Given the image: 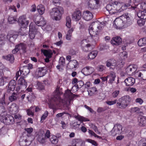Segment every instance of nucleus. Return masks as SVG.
Returning a JSON list of instances; mask_svg holds the SVG:
<instances>
[{
    "label": "nucleus",
    "instance_id": "obj_1",
    "mask_svg": "<svg viewBox=\"0 0 146 146\" xmlns=\"http://www.w3.org/2000/svg\"><path fill=\"white\" fill-rule=\"evenodd\" d=\"M123 7V6H122L120 2L115 1L112 2L111 3L107 5L106 7L107 10L109 11V13L113 14L121 12V9H122Z\"/></svg>",
    "mask_w": 146,
    "mask_h": 146
},
{
    "label": "nucleus",
    "instance_id": "obj_2",
    "mask_svg": "<svg viewBox=\"0 0 146 146\" xmlns=\"http://www.w3.org/2000/svg\"><path fill=\"white\" fill-rule=\"evenodd\" d=\"M131 99L129 96H125L121 97L117 100L116 106L119 108H125L130 102Z\"/></svg>",
    "mask_w": 146,
    "mask_h": 146
},
{
    "label": "nucleus",
    "instance_id": "obj_3",
    "mask_svg": "<svg viewBox=\"0 0 146 146\" xmlns=\"http://www.w3.org/2000/svg\"><path fill=\"white\" fill-rule=\"evenodd\" d=\"M97 24V22H95L94 24L90 26L89 27V32L90 36H95L97 35L98 32L102 29L103 26L101 25L98 26Z\"/></svg>",
    "mask_w": 146,
    "mask_h": 146
},
{
    "label": "nucleus",
    "instance_id": "obj_4",
    "mask_svg": "<svg viewBox=\"0 0 146 146\" xmlns=\"http://www.w3.org/2000/svg\"><path fill=\"white\" fill-rule=\"evenodd\" d=\"M33 21L36 25L38 26L43 27L46 24V21L40 15L35 16Z\"/></svg>",
    "mask_w": 146,
    "mask_h": 146
},
{
    "label": "nucleus",
    "instance_id": "obj_5",
    "mask_svg": "<svg viewBox=\"0 0 146 146\" xmlns=\"http://www.w3.org/2000/svg\"><path fill=\"white\" fill-rule=\"evenodd\" d=\"M19 76V71H17L16 73L15 76L14 78L15 80H11L9 82L7 92L10 93L11 91H13L15 88L16 82L15 80H17L18 77Z\"/></svg>",
    "mask_w": 146,
    "mask_h": 146
},
{
    "label": "nucleus",
    "instance_id": "obj_6",
    "mask_svg": "<svg viewBox=\"0 0 146 146\" xmlns=\"http://www.w3.org/2000/svg\"><path fill=\"white\" fill-rule=\"evenodd\" d=\"M59 85L57 86L55 90V104L58 106L61 105L62 102V100L60 97V95L62 94L61 92V89L59 87Z\"/></svg>",
    "mask_w": 146,
    "mask_h": 146
},
{
    "label": "nucleus",
    "instance_id": "obj_7",
    "mask_svg": "<svg viewBox=\"0 0 146 146\" xmlns=\"http://www.w3.org/2000/svg\"><path fill=\"white\" fill-rule=\"evenodd\" d=\"M26 48V45L23 43H21L15 46V48L12 50V52L13 54H16L21 50L23 52H25Z\"/></svg>",
    "mask_w": 146,
    "mask_h": 146
},
{
    "label": "nucleus",
    "instance_id": "obj_8",
    "mask_svg": "<svg viewBox=\"0 0 146 146\" xmlns=\"http://www.w3.org/2000/svg\"><path fill=\"white\" fill-rule=\"evenodd\" d=\"M14 119L12 116L10 115H7L2 117L1 119V121L5 125H9L13 124Z\"/></svg>",
    "mask_w": 146,
    "mask_h": 146
},
{
    "label": "nucleus",
    "instance_id": "obj_9",
    "mask_svg": "<svg viewBox=\"0 0 146 146\" xmlns=\"http://www.w3.org/2000/svg\"><path fill=\"white\" fill-rule=\"evenodd\" d=\"M19 23L21 26V28H26L29 25V21L27 20L26 16L22 15L19 17L18 21Z\"/></svg>",
    "mask_w": 146,
    "mask_h": 146
},
{
    "label": "nucleus",
    "instance_id": "obj_10",
    "mask_svg": "<svg viewBox=\"0 0 146 146\" xmlns=\"http://www.w3.org/2000/svg\"><path fill=\"white\" fill-rule=\"evenodd\" d=\"M122 127L120 124H116L114 126L111 131V134L113 136H115L117 134H121L122 132Z\"/></svg>",
    "mask_w": 146,
    "mask_h": 146
},
{
    "label": "nucleus",
    "instance_id": "obj_11",
    "mask_svg": "<svg viewBox=\"0 0 146 146\" xmlns=\"http://www.w3.org/2000/svg\"><path fill=\"white\" fill-rule=\"evenodd\" d=\"M63 13L64 10L62 7L60 6L55 8V21H59Z\"/></svg>",
    "mask_w": 146,
    "mask_h": 146
},
{
    "label": "nucleus",
    "instance_id": "obj_12",
    "mask_svg": "<svg viewBox=\"0 0 146 146\" xmlns=\"http://www.w3.org/2000/svg\"><path fill=\"white\" fill-rule=\"evenodd\" d=\"M29 36L31 39L34 38L35 37V33L37 31L35 27V25L33 23H31L29 26Z\"/></svg>",
    "mask_w": 146,
    "mask_h": 146
},
{
    "label": "nucleus",
    "instance_id": "obj_13",
    "mask_svg": "<svg viewBox=\"0 0 146 146\" xmlns=\"http://www.w3.org/2000/svg\"><path fill=\"white\" fill-rule=\"evenodd\" d=\"M42 52L46 57L45 61L46 62H48L49 61V59L52 57V52L51 50H42Z\"/></svg>",
    "mask_w": 146,
    "mask_h": 146
},
{
    "label": "nucleus",
    "instance_id": "obj_14",
    "mask_svg": "<svg viewBox=\"0 0 146 146\" xmlns=\"http://www.w3.org/2000/svg\"><path fill=\"white\" fill-rule=\"evenodd\" d=\"M113 25L115 28L120 29L124 25L123 21L121 19L117 18L113 21Z\"/></svg>",
    "mask_w": 146,
    "mask_h": 146
},
{
    "label": "nucleus",
    "instance_id": "obj_15",
    "mask_svg": "<svg viewBox=\"0 0 146 146\" xmlns=\"http://www.w3.org/2000/svg\"><path fill=\"white\" fill-rule=\"evenodd\" d=\"M106 64L107 67L110 68V69H113L117 65L116 61L113 58L110 59L106 62Z\"/></svg>",
    "mask_w": 146,
    "mask_h": 146
},
{
    "label": "nucleus",
    "instance_id": "obj_16",
    "mask_svg": "<svg viewBox=\"0 0 146 146\" xmlns=\"http://www.w3.org/2000/svg\"><path fill=\"white\" fill-rule=\"evenodd\" d=\"M137 66L136 64L129 65L125 69L126 72L129 75L132 74L137 70Z\"/></svg>",
    "mask_w": 146,
    "mask_h": 146
},
{
    "label": "nucleus",
    "instance_id": "obj_17",
    "mask_svg": "<svg viewBox=\"0 0 146 146\" xmlns=\"http://www.w3.org/2000/svg\"><path fill=\"white\" fill-rule=\"evenodd\" d=\"M23 77H21L19 80L18 83L20 85V86H18L16 87L17 90H19L21 89L22 87L23 88H26L27 87V83L26 82Z\"/></svg>",
    "mask_w": 146,
    "mask_h": 146
},
{
    "label": "nucleus",
    "instance_id": "obj_18",
    "mask_svg": "<svg viewBox=\"0 0 146 146\" xmlns=\"http://www.w3.org/2000/svg\"><path fill=\"white\" fill-rule=\"evenodd\" d=\"M94 71V68L92 67L89 66L84 67L82 70V72L84 75L86 76H87L91 74Z\"/></svg>",
    "mask_w": 146,
    "mask_h": 146
},
{
    "label": "nucleus",
    "instance_id": "obj_19",
    "mask_svg": "<svg viewBox=\"0 0 146 146\" xmlns=\"http://www.w3.org/2000/svg\"><path fill=\"white\" fill-rule=\"evenodd\" d=\"M49 108L53 110L54 113L55 112V95L53 94L51 97L49 98L48 102Z\"/></svg>",
    "mask_w": 146,
    "mask_h": 146
},
{
    "label": "nucleus",
    "instance_id": "obj_20",
    "mask_svg": "<svg viewBox=\"0 0 146 146\" xmlns=\"http://www.w3.org/2000/svg\"><path fill=\"white\" fill-rule=\"evenodd\" d=\"M82 14L80 10H76L72 14V18L73 20L75 21H79L81 18Z\"/></svg>",
    "mask_w": 146,
    "mask_h": 146
},
{
    "label": "nucleus",
    "instance_id": "obj_21",
    "mask_svg": "<svg viewBox=\"0 0 146 146\" xmlns=\"http://www.w3.org/2000/svg\"><path fill=\"white\" fill-rule=\"evenodd\" d=\"M93 15L88 11H84L83 13V17L87 21H89L93 18Z\"/></svg>",
    "mask_w": 146,
    "mask_h": 146
},
{
    "label": "nucleus",
    "instance_id": "obj_22",
    "mask_svg": "<svg viewBox=\"0 0 146 146\" xmlns=\"http://www.w3.org/2000/svg\"><path fill=\"white\" fill-rule=\"evenodd\" d=\"M139 9H138V10L137 11L135 10L136 11L138 12L137 13V16L141 19H146V9H145L143 11H141Z\"/></svg>",
    "mask_w": 146,
    "mask_h": 146
},
{
    "label": "nucleus",
    "instance_id": "obj_23",
    "mask_svg": "<svg viewBox=\"0 0 146 146\" xmlns=\"http://www.w3.org/2000/svg\"><path fill=\"white\" fill-rule=\"evenodd\" d=\"M124 81L126 86H131L133 85L135 83V79L134 78L130 77L127 78Z\"/></svg>",
    "mask_w": 146,
    "mask_h": 146
},
{
    "label": "nucleus",
    "instance_id": "obj_24",
    "mask_svg": "<svg viewBox=\"0 0 146 146\" xmlns=\"http://www.w3.org/2000/svg\"><path fill=\"white\" fill-rule=\"evenodd\" d=\"M122 40L120 36H117L113 38L111 40V44L114 45H118L121 42Z\"/></svg>",
    "mask_w": 146,
    "mask_h": 146
},
{
    "label": "nucleus",
    "instance_id": "obj_25",
    "mask_svg": "<svg viewBox=\"0 0 146 146\" xmlns=\"http://www.w3.org/2000/svg\"><path fill=\"white\" fill-rule=\"evenodd\" d=\"M107 77L109 79L108 83L112 84L115 80L116 77L115 74L113 72H111L110 74L107 76Z\"/></svg>",
    "mask_w": 146,
    "mask_h": 146
},
{
    "label": "nucleus",
    "instance_id": "obj_26",
    "mask_svg": "<svg viewBox=\"0 0 146 146\" xmlns=\"http://www.w3.org/2000/svg\"><path fill=\"white\" fill-rule=\"evenodd\" d=\"M65 96L68 98L71 101L74 99V94H73L70 90H67L64 94Z\"/></svg>",
    "mask_w": 146,
    "mask_h": 146
},
{
    "label": "nucleus",
    "instance_id": "obj_27",
    "mask_svg": "<svg viewBox=\"0 0 146 146\" xmlns=\"http://www.w3.org/2000/svg\"><path fill=\"white\" fill-rule=\"evenodd\" d=\"M68 65L69 66L71 69H73L76 68L78 65V63L76 60H70Z\"/></svg>",
    "mask_w": 146,
    "mask_h": 146
},
{
    "label": "nucleus",
    "instance_id": "obj_28",
    "mask_svg": "<svg viewBox=\"0 0 146 146\" xmlns=\"http://www.w3.org/2000/svg\"><path fill=\"white\" fill-rule=\"evenodd\" d=\"M94 0H89L88 3V8L91 10L96 9V5L95 4Z\"/></svg>",
    "mask_w": 146,
    "mask_h": 146
},
{
    "label": "nucleus",
    "instance_id": "obj_29",
    "mask_svg": "<svg viewBox=\"0 0 146 146\" xmlns=\"http://www.w3.org/2000/svg\"><path fill=\"white\" fill-rule=\"evenodd\" d=\"M2 58L4 59L9 61L11 63L13 62L15 59L14 56L12 54H9L7 56H3Z\"/></svg>",
    "mask_w": 146,
    "mask_h": 146
},
{
    "label": "nucleus",
    "instance_id": "obj_30",
    "mask_svg": "<svg viewBox=\"0 0 146 146\" xmlns=\"http://www.w3.org/2000/svg\"><path fill=\"white\" fill-rule=\"evenodd\" d=\"M37 9L38 13L40 15L43 14L45 10L44 6L42 4L38 5L37 6Z\"/></svg>",
    "mask_w": 146,
    "mask_h": 146
},
{
    "label": "nucleus",
    "instance_id": "obj_31",
    "mask_svg": "<svg viewBox=\"0 0 146 146\" xmlns=\"http://www.w3.org/2000/svg\"><path fill=\"white\" fill-rule=\"evenodd\" d=\"M139 118V125L141 126H145L146 124V117L141 116Z\"/></svg>",
    "mask_w": 146,
    "mask_h": 146
},
{
    "label": "nucleus",
    "instance_id": "obj_32",
    "mask_svg": "<svg viewBox=\"0 0 146 146\" xmlns=\"http://www.w3.org/2000/svg\"><path fill=\"white\" fill-rule=\"evenodd\" d=\"M93 46L90 44H88L84 46L83 47L82 49L85 52H88L92 50Z\"/></svg>",
    "mask_w": 146,
    "mask_h": 146
},
{
    "label": "nucleus",
    "instance_id": "obj_33",
    "mask_svg": "<svg viewBox=\"0 0 146 146\" xmlns=\"http://www.w3.org/2000/svg\"><path fill=\"white\" fill-rule=\"evenodd\" d=\"M75 144L73 146H84L85 142L80 139H76L75 140Z\"/></svg>",
    "mask_w": 146,
    "mask_h": 146
},
{
    "label": "nucleus",
    "instance_id": "obj_34",
    "mask_svg": "<svg viewBox=\"0 0 146 146\" xmlns=\"http://www.w3.org/2000/svg\"><path fill=\"white\" fill-rule=\"evenodd\" d=\"M38 71V74L40 77H42L46 74V71L43 68H39Z\"/></svg>",
    "mask_w": 146,
    "mask_h": 146
},
{
    "label": "nucleus",
    "instance_id": "obj_35",
    "mask_svg": "<svg viewBox=\"0 0 146 146\" xmlns=\"http://www.w3.org/2000/svg\"><path fill=\"white\" fill-rule=\"evenodd\" d=\"M31 144V143L27 139L20 141L19 144L20 146H28Z\"/></svg>",
    "mask_w": 146,
    "mask_h": 146
},
{
    "label": "nucleus",
    "instance_id": "obj_36",
    "mask_svg": "<svg viewBox=\"0 0 146 146\" xmlns=\"http://www.w3.org/2000/svg\"><path fill=\"white\" fill-rule=\"evenodd\" d=\"M5 94H4L2 98L0 99V106H2L3 108L6 105H8L9 103L6 102L5 99Z\"/></svg>",
    "mask_w": 146,
    "mask_h": 146
},
{
    "label": "nucleus",
    "instance_id": "obj_37",
    "mask_svg": "<svg viewBox=\"0 0 146 146\" xmlns=\"http://www.w3.org/2000/svg\"><path fill=\"white\" fill-rule=\"evenodd\" d=\"M18 96L17 93L13 92L12 95L9 97V100L11 102L16 100L18 98Z\"/></svg>",
    "mask_w": 146,
    "mask_h": 146
},
{
    "label": "nucleus",
    "instance_id": "obj_38",
    "mask_svg": "<svg viewBox=\"0 0 146 146\" xmlns=\"http://www.w3.org/2000/svg\"><path fill=\"white\" fill-rule=\"evenodd\" d=\"M45 137L42 134H41L38 135L37 138L38 141L40 143H44L45 142Z\"/></svg>",
    "mask_w": 146,
    "mask_h": 146
},
{
    "label": "nucleus",
    "instance_id": "obj_39",
    "mask_svg": "<svg viewBox=\"0 0 146 146\" xmlns=\"http://www.w3.org/2000/svg\"><path fill=\"white\" fill-rule=\"evenodd\" d=\"M138 44L140 46L145 45L146 44V37L140 39L138 42Z\"/></svg>",
    "mask_w": 146,
    "mask_h": 146
},
{
    "label": "nucleus",
    "instance_id": "obj_40",
    "mask_svg": "<svg viewBox=\"0 0 146 146\" xmlns=\"http://www.w3.org/2000/svg\"><path fill=\"white\" fill-rule=\"evenodd\" d=\"M97 53L96 51H93L90 52L88 55L89 58L90 60L94 59L96 56Z\"/></svg>",
    "mask_w": 146,
    "mask_h": 146
},
{
    "label": "nucleus",
    "instance_id": "obj_41",
    "mask_svg": "<svg viewBox=\"0 0 146 146\" xmlns=\"http://www.w3.org/2000/svg\"><path fill=\"white\" fill-rule=\"evenodd\" d=\"M74 117L76 119L80 121H89L88 119L85 118L82 116H81L79 115H76Z\"/></svg>",
    "mask_w": 146,
    "mask_h": 146
},
{
    "label": "nucleus",
    "instance_id": "obj_42",
    "mask_svg": "<svg viewBox=\"0 0 146 146\" xmlns=\"http://www.w3.org/2000/svg\"><path fill=\"white\" fill-rule=\"evenodd\" d=\"M105 66L102 64L99 65L96 68L97 70L100 72H102L105 70L106 69Z\"/></svg>",
    "mask_w": 146,
    "mask_h": 146
},
{
    "label": "nucleus",
    "instance_id": "obj_43",
    "mask_svg": "<svg viewBox=\"0 0 146 146\" xmlns=\"http://www.w3.org/2000/svg\"><path fill=\"white\" fill-rule=\"evenodd\" d=\"M96 91L97 90L96 87H93L91 88H90L89 90L88 91V94L90 96H92L95 94Z\"/></svg>",
    "mask_w": 146,
    "mask_h": 146
},
{
    "label": "nucleus",
    "instance_id": "obj_44",
    "mask_svg": "<svg viewBox=\"0 0 146 146\" xmlns=\"http://www.w3.org/2000/svg\"><path fill=\"white\" fill-rule=\"evenodd\" d=\"M48 112L47 111H45L44 113L41 117L40 122L41 123H42L43 122L44 120L48 116Z\"/></svg>",
    "mask_w": 146,
    "mask_h": 146
},
{
    "label": "nucleus",
    "instance_id": "obj_45",
    "mask_svg": "<svg viewBox=\"0 0 146 146\" xmlns=\"http://www.w3.org/2000/svg\"><path fill=\"white\" fill-rule=\"evenodd\" d=\"M17 105L15 103H13L10 107V110L14 112H16L17 110Z\"/></svg>",
    "mask_w": 146,
    "mask_h": 146
},
{
    "label": "nucleus",
    "instance_id": "obj_46",
    "mask_svg": "<svg viewBox=\"0 0 146 146\" xmlns=\"http://www.w3.org/2000/svg\"><path fill=\"white\" fill-rule=\"evenodd\" d=\"M33 68V65L31 64H29L27 65L24 66V70H27V73H29L30 72V70L32 69Z\"/></svg>",
    "mask_w": 146,
    "mask_h": 146
},
{
    "label": "nucleus",
    "instance_id": "obj_47",
    "mask_svg": "<svg viewBox=\"0 0 146 146\" xmlns=\"http://www.w3.org/2000/svg\"><path fill=\"white\" fill-rule=\"evenodd\" d=\"M66 26L68 28H70L71 26V19L69 16L66 17Z\"/></svg>",
    "mask_w": 146,
    "mask_h": 146
},
{
    "label": "nucleus",
    "instance_id": "obj_48",
    "mask_svg": "<svg viewBox=\"0 0 146 146\" xmlns=\"http://www.w3.org/2000/svg\"><path fill=\"white\" fill-rule=\"evenodd\" d=\"M37 89L39 90H43L44 89V83L37 82Z\"/></svg>",
    "mask_w": 146,
    "mask_h": 146
},
{
    "label": "nucleus",
    "instance_id": "obj_49",
    "mask_svg": "<svg viewBox=\"0 0 146 146\" xmlns=\"http://www.w3.org/2000/svg\"><path fill=\"white\" fill-rule=\"evenodd\" d=\"M20 71V75L21 77L24 78L29 73H27V70H24V67L22 70H19Z\"/></svg>",
    "mask_w": 146,
    "mask_h": 146
},
{
    "label": "nucleus",
    "instance_id": "obj_50",
    "mask_svg": "<svg viewBox=\"0 0 146 146\" xmlns=\"http://www.w3.org/2000/svg\"><path fill=\"white\" fill-rule=\"evenodd\" d=\"M8 21L10 24H12L14 23L15 22L17 21L16 19L13 17L9 16L8 18Z\"/></svg>",
    "mask_w": 146,
    "mask_h": 146
},
{
    "label": "nucleus",
    "instance_id": "obj_51",
    "mask_svg": "<svg viewBox=\"0 0 146 146\" xmlns=\"http://www.w3.org/2000/svg\"><path fill=\"white\" fill-rule=\"evenodd\" d=\"M77 86L78 88H80L82 87L83 89V86L84 85V83L83 81L82 80H80L77 82Z\"/></svg>",
    "mask_w": 146,
    "mask_h": 146
},
{
    "label": "nucleus",
    "instance_id": "obj_52",
    "mask_svg": "<svg viewBox=\"0 0 146 146\" xmlns=\"http://www.w3.org/2000/svg\"><path fill=\"white\" fill-rule=\"evenodd\" d=\"M86 141L92 144V145L95 146H97L98 144L94 140H92L90 139H87L86 140Z\"/></svg>",
    "mask_w": 146,
    "mask_h": 146
},
{
    "label": "nucleus",
    "instance_id": "obj_53",
    "mask_svg": "<svg viewBox=\"0 0 146 146\" xmlns=\"http://www.w3.org/2000/svg\"><path fill=\"white\" fill-rule=\"evenodd\" d=\"M139 108L137 107L132 108L131 110V112L132 113H139Z\"/></svg>",
    "mask_w": 146,
    "mask_h": 146
},
{
    "label": "nucleus",
    "instance_id": "obj_54",
    "mask_svg": "<svg viewBox=\"0 0 146 146\" xmlns=\"http://www.w3.org/2000/svg\"><path fill=\"white\" fill-rule=\"evenodd\" d=\"M50 15L51 17L54 20L55 19V9L53 8L50 12Z\"/></svg>",
    "mask_w": 146,
    "mask_h": 146
},
{
    "label": "nucleus",
    "instance_id": "obj_55",
    "mask_svg": "<svg viewBox=\"0 0 146 146\" xmlns=\"http://www.w3.org/2000/svg\"><path fill=\"white\" fill-rule=\"evenodd\" d=\"M64 60L65 58H64L63 57H60L59 61V64L63 66H64L65 64Z\"/></svg>",
    "mask_w": 146,
    "mask_h": 146
},
{
    "label": "nucleus",
    "instance_id": "obj_56",
    "mask_svg": "<svg viewBox=\"0 0 146 146\" xmlns=\"http://www.w3.org/2000/svg\"><path fill=\"white\" fill-rule=\"evenodd\" d=\"M144 20L142 19L138 20L137 21L138 24L140 26L143 25L145 23Z\"/></svg>",
    "mask_w": 146,
    "mask_h": 146
},
{
    "label": "nucleus",
    "instance_id": "obj_57",
    "mask_svg": "<svg viewBox=\"0 0 146 146\" xmlns=\"http://www.w3.org/2000/svg\"><path fill=\"white\" fill-rule=\"evenodd\" d=\"M117 102V100H115L113 101H108L106 103L108 105L111 106L115 104Z\"/></svg>",
    "mask_w": 146,
    "mask_h": 146
},
{
    "label": "nucleus",
    "instance_id": "obj_58",
    "mask_svg": "<svg viewBox=\"0 0 146 146\" xmlns=\"http://www.w3.org/2000/svg\"><path fill=\"white\" fill-rule=\"evenodd\" d=\"M14 35H10L8 34L7 36V38L8 39H9L10 42H12V41H14L15 39L14 37Z\"/></svg>",
    "mask_w": 146,
    "mask_h": 146
},
{
    "label": "nucleus",
    "instance_id": "obj_59",
    "mask_svg": "<svg viewBox=\"0 0 146 146\" xmlns=\"http://www.w3.org/2000/svg\"><path fill=\"white\" fill-rule=\"evenodd\" d=\"M24 130L28 133L31 134L33 132V128L30 127L29 128H25L24 129Z\"/></svg>",
    "mask_w": 146,
    "mask_h": 146
},
{
    "label": "nucleus",
    "instance_id": "obj_60",
    "mask_svg": "<svg viewBox=\"0 0 146 146\" xmlns=\"http://www.w3.org/2000/svg\"><path fill=\"white\" fill-rule=\"evenodd\" d=\"M90 82H86L85 84H84V86H83V89L85 90L86 88L88 89L90 87Z\"/></svg>",
    "mask_w": 146,
    "mask_h": 146
},
{
    "label": "nucleus",
    "instance_id": "obj_61",
    "mask_svg": "<svg viewBox=\"0 0 146 146\" xmlns=\"http://www.w3.org/2000/svg\"><path fill=\"white\" fill-rule=\"evenodd\" d=\"M5 38L4 36L0 37V45H3L5 44Z\"/></svg>",
    "mask_w": 146,
    "mask_h": 146
},
{
    "label": "nucleus",
    "instance_id": "obj_62",
    "mask_svg": "<svg viewBox=\"0 0 146 146\" xmlns=\"http://www.w3.org/2000/svg\"><path fill=\"white\" fill-rule=\"evenodd\" d=\"M27 115L29 116H33L34 115L33 112L30 109L27 110Z\"/></svg>",
    "mask_w": 146,
    "mask_h": 146
},
{
    "label": "nucleus",
    "instance_id": "obj_63",
    "mask_svg": "<svg viewBox=\"0 0 146 146\" xmlns=\"http://www.w3.org/2000/svg\"><path fill=\"white\" fill-rule=\"evenodd\" d=\"M119 93V90H116L112 93V96L114 98L117 97Z\"/></svg>",
    "mask_w": 146,
    "mask_h": 146
},
{
    "label": "nucleus",
    "instance_id": "obj_64",
    "mask_svg": "<svg viewBox=\"0 0 146 146\" xmlns=\"http://www.w3.org/2000/svg\"><path fill=\"white\" fill-rule=\"evenodd\" d=\"M50 140L52 143L54 144L55 143V136L51 135L50 138Z\"/></svg>",
    "mask_w": 146,
    "mask_h": 146
}]
</instances>
